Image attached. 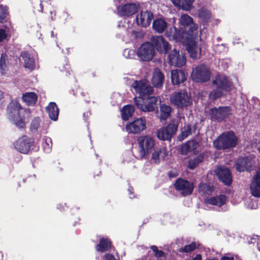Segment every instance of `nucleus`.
<instances>
[{
    "label": "nucleus",
    "instance_id": "1",
    "mask_svg": "<svg viewBox=\"0 0 260 260\" xmlns=\"http://www.w3.org/2000/svg\"><path fill=\"white\" fill-rule=\"evenodd\" d=\"M212 85L215 87L210 93L209 96L213 101L221 98L232 90V80L223 74H217L212 81Z\"/></svg>",
    "mask_w": 260,
    "mask_h": 260
},
{
    "label": "nucleus",
    "instance_id": "2",
    "mask_svg": "<svg viewBox=\"0 0 260 260\" xmlns=\"http://www.w3.org/2000/svg\"><path fill=\"white\" fill-rule=\"evenodd\" d=\"M179 21L185 30L177 29L175 26L169 27L166 31V36L170 40L174 39L175 35H179L182 37L187 36V35H197L198 25L193 22L192 18L190 16L187 14L182 15Z\"/></svg>",
    "mask_w": 260,
    "mask_h": 260
},
{
    "label": "nucleus",
    "instance_id": "3",
    "mask_svg": "<svg viewBox=\"0 0 260 260\" xmlns=\"http://www.w3.org/2000/svg\"><path fill=\"white\" fill-rule=\"evenodd\" d=\"M197 36V35H187L185 37L175 35L172 40L185 45L190 57L196 59L200 57L202 52L201 47H198L196 41Z\"/></svg>",
    "mask_w": 260,
    "mask_h": 260
},
{
    "label": "nucleus",
    "instance_id": "4",
    "mask_svg": "<svg viewBox=\"0 0 260 260\" xmlns=\"http://www.w3.org/2000/svg\"><path fill=\"white\" fill-rule=\"evenodd\" d=\"M238 138L232 131L225 132L220 134L213 141V145L217 150H228L236 147Z\"/></svg>",
    "mask_w": 260,
    "mask_h": 260
},
{
    "label": "nucleus",
    "instance_id": "5",
    "mask_svg": "<svg viewBox=\"0 0 260 260\" xmlns=\"http://www.w3.org/2000/svg\"><path fill=\"white\" fill-rule=\"evenodd\" d=\"M137 141L139 148V156L140 158L143 159L152 151L155 145V141L152 137L149 135H142L138 137Z\"/></svg>",
    "mask_w": 260,
    "mask_h": 260
},
{
    "label": "nucleus",
    "instance_id": "6",
    "mask_svg": "<svg viewBox=\"0 0 260 260\" xmlns=\"http://www.w3.org/2000/svg\"><path fill=\"white\" fill-rule=\"evenodd\" d=\"M132 87L136 94L139 95L137 99H142L145 97L152 95L154 92L153 87L146 79L135 80L132 84Z\"/></svg>",
    "mask_w": 260,
    "mask_h": 260
},
{
    "label": "nucleus",
    "instance_id": "7",
    "mask_svg": "<svg viewBox=\"0 0 260 260\" xmlns=\"http://www.w3.org/2000/svg\"><path fill=\"white\" fill-rule=\"evenodd\" d=\"M135 105L138 109L144 112H150L157 109V98L152 95L140 99L135 97L134 99Z\"/></svg>",
    "mask_w": 260,
    "mask_h": 260
},
{
    "label": "nucleus",
    "instance_id": "8",
    "mask_svg": "<svg viewBox=\"0 0 260 260\" xmlns=\"http://www.w3.org/2000/svg\"><path fill=\"white\" fill-rule=\"evenodd\" d=\"M211 75L209 67L205 64H201L192 70L191 77L197 83H205L210 80Z\"/></svg>",
    "mask_w": 260,
    "mask_h": 260
},
{
    "label": "nucleus",
    "instance_id": "9",
    "mask_svg": "<svg viewBox=\"0 0 260 260\" xmlns=\"http://www.w3.org/2000/svg\"><path fill=\"white\" fill-rule=\"evenodd\" d=\"M170 101L176 108L181 109L192 104L191 98L186 91L174 92L170 97Z\"/></svg>",
    "mask_w": 260,
    "mask_h": 260
},
{
    "label": "nucleus",
    "instance_id": "10",
    "mask_svg": "<svg viewBox=\"0 0 260 260\" xmlns=\"http://www.w3.org/2000/svg\"><path fill=\"white\" fill-rule=\"evenodd\" d=\"M209 114L212 121L220 122L232 115V109L230 106L214 107L209 110Z\"/></svg>",
    "mask_w": 260,
    "mask_h": 260
},
{
    "label": "nucleus",
    "instance_id": "11",
    "mask_svg": "<svg viewBox=\"0 0 260 260\" xmlns=\"http://www.w3.org/2000/svg\"><path fill=\"white\" fill-rule=\"evenodd\" d=\"M34 142V138L23 135L14 142L13 145L15 149L18 152L26 154L29 153Z\"/></svg>",
    "mask_w": 260,
    "mask_h": 260
},
{
    "label": "nucleus",
    "instance_id": "12",
    "mask_svg": "<svg viewBox=\"0 0 260 260\" xmlns=\"http://www.w3.org/2000/svg\"><path fill=\"white\" fill-rule=\"evenodd\" d=\"M137 54L143 61H149L152 59L155 55V49L151 42L143 43L138 49Z\"/></svg>",
    "mask_w": 260,
    "mask_h": 260
},
{
    "label": "nucleus",
    "instance_id": "13",
    "mask_svg": "<svg viewBox=\"0 0 260 260\" xmlns=\"http://www.w3.org/2000/svg\"><path fill=\"white\" fill-rule=\"evenodd\" d=\"M175 189L181 192L182 196L190 195L193 190L194 185L192 182L181 178L176 179L174 183Z\"/></svg>",
    "mask_w": 260,
    "mask_h": 260
},
{
    "label": "nucleus",
    "instance_id": "14",
    "mask_svg": "<svg viewBox=\"0 0 260 260\" xmlns=\"http://www.w3.org/2000/svg\"><path fill=\"white\" fill-rule=\"evenodd\" d=\"M151 44L154 48L160 53L167 54L171 49V46L162 36H152Z\"/></svg>",
    "mask_w": 260,
    "mask_h": 260
},
{
    "label": "nucleus",
    "instance_id": "15",
    "mask_svg": "<svg viewBox=\"0 0 260 260\" xmlns=\"http://www.w3.org/2000/svg\"><path fill=\"white\" fill-rule=\"evenodd\" d=\"M125 128L129 133L139 134L146 128V121L141 118H135L133 121L126 124Z\"/></svg>",
    "mask_w": 260,
    "mask_h": 260
},
{
    "label": "nucleus",
    "instance_id": "16",
    "mask_svg": "<svg viewBox=\"0 0 260 260\" xmlns=\"http://www.w3.org/2000/svg\"><path fill=\"white\" fill-rule=\"evenodd\" d=\"M139 8V4L127 3L118 6L117 11L120 16L129 17L135 14L138 12Z\"/></svg>",
    "mask_w": 260,
    "mask_h": 260
},
{
    "label": "nucleus",
    "instance_id": "17",
    "mask_svg": "<svg viewBox=\"0 0 260 260\" xmlns=\"http://www.w3.org/2000/svg\"><path fill=\"white\" fill-rule=\"evenodd\" d=\"M178 125L170 123L166 127H161L157 132V137L161 140H170L177 130Z\"/></svg>",
    "mask_w": 260,
    "mask_h": 260
},
{
    "label": "nucleus",
    "instance_id": "18",
    "mask_svg": "<svg viewBox=\"0 0 260 260\" xmlns=\"http://www.w3.org/2000/svg\"><path fill=\"white\" fill-rule=\"evenodd\" d=\"M215 173L219 180L224 185L229 186L232 184V176L229 169L224 166L219 167L215 170Z\"/></svg>",
    "mask_w": 260,
    "mask_h": 260
},
{
    "label": "nucleus",
    "instance_id": "19",
    "mask_svg": "<svg viewBox=\"0 0 260 260\" xmlns=\"http://www.w3.org/2000/svg\"><path fill=\"white\" fill-rule=\"evenodd\" d=\"M153 17V14L151 11H141L136 17V23L138 26L146 27L150 24Z\"/></svg>",
    "mask_w": 260,
    "mask_h": 260
},
{
    "label": "nucleus",
    "instance_id": "20",
    "mask_svg": "<svg viewBox=\"0 0 260 260\" xmlns=\"http://www.w3.org/2000/svg\"><path fill=\"white\" fill-rule=\"evenodd\" d=\"M168 61L171 66L181 67L185 64L186 58L184 55H180L179 51L174 49L168 55Z\"/></svg>",
    "mask_w": 260,
    "mask_h": 260
},
{
    "label": "nucleus",
    "instance_id": "21",
    "mask_svg": "<svg viewBox=\"0 0 260 260\" xmlns=\"http://www.w3.org/2000/svg\"><path fill=\"white\" fill-rule=\"evenodd\" d=\"M250 188L251 194L256 198L260 197V168L253 177L250 184Z\"/></svg>",
    "mask_w": 260,
    "mask_h": 260
},
{
    "label": "nucleus",
    "instance_id": "22",
    "mask_svg": "<svg viewBox=\"0 0 260 260\" xmlns=\"http://www.w3.org/2000/svg\"><path fill=\"white\" fill-rule=\"evenodd\" d=\"M165 81V75L158 68L154 69L151 79V83L154 87L161 88L162 87Z\"/></svg>",
    "mask_w": 260,
    "mask_h": 260
},
{
    "label": "nucleus",
    "instance_id": "23",
    "mask_svg": "<svg viewBox=\"0 0 260 260\" xmlns=\"http://www.w3.org/2000/svg\"><path fill=\"white\" fill-rule=\"evenodd\" d=\"M22 109V106L17 100H12L7 107L9 116L13 119L19 116L20 110Z\"/></svg>",
    "mask_w": 260,
    "mask_h": 260
},
{
    "label": "nucleus",
    "instance_id": "24",
    "mask_svg": "<svg viewBox=\"0 0 260 260\" xmlns=\"http://www.w3.org/2000/svg\"><path fill=\"white\" fill-rule=\"evenodd\" d=\"M171 81L174 85H179L183 83L186 79L184 71L181 70H174L171 71Z\"/></svg>",
    "mask_w": 260,
    "mask_h": 260
},
{
    "label": "nucleus",
    "instance_id": "25",
    "mask_svg": "<svg viewBox=\"0 0 260 260\" xmlns=\"http://www.w3.org/2000/svg\"><path fill=\"white\" fill-rule=\"evenodd\" d=\"M20 56L24 60V67L28 69L30 71L35 69V59L27 51H23L20 54Z\"/></svg>",
    "mask_w": 260,
    "mask_h": 260
},
{
    "label": "nucleus",
    "instance_id": "26",
    "mask_svg": "<svg viewBox=\"0 0 260 260\" xmlns=\"http://www.w3.org/2000/svg\"><path fill=\"white\" fill-rule=\"evenodd\" d=\"M236 170L240 172L245 170H250L251 168V162L247 157H241L235 163Z\"/></svg>",
    "mask_w": 260,
    "mask_h": 260
},
{
    "label": "nucleus",
    "instance_id": "27",
    "mask_svg": "<svg viewBox=\"0 0 260 260\" xmlns=\"http://www.w3.org/2000/svg\"><path fill=\"white\" fill-rule=\"evenodd\" d=\"M226 201V197L224 194H220L216 197L207 198L205 202L206 204L221 207L224 205Z\"/></svg>",
    "mask_w": 260,
    "mask_h": 260
},
{
    "label": "nucleus",
    "instance_id": "28",
    "mask_svg": "<svg viewBox=\"0 0 260 260\" xmlns=\"http://www.w3.org/2000/svg\"><path fill=\"white\" fill-rule=\"evenodd\" d=\"M112 241L106 237H102L99 241V244L95 246L96 250L98 252H104L108 251L111 247Z\"/></svg>",
    "mask_w": 260,
    "mask_h": 260
},
{
    "label": "nucleus",
    "instance_id": "29",
    "mask_svg": "<svg viewBox=\"0 0 260 260\" xmlns=\"http://www.w3.org/2000/svg\"><path fill=\"white\" fill-rule=\"evenodd\" d=\"M152 28L156 32L162 33L169 28H167V23L164 20L161 18H157L153 20Z\"/></svg>",
    "mask_w": 260,
    "mask_h": 260
},
{
    "label": "nucleus",
    "instance_id": "30",
    "mask_svg": "<svg viewBox=\"0 0 260 260\" xmlns=\"http://www.w3.org/2000/svg\"><path fill=\"white\" fill-rule=\"evenodd\" d=\"M198 146V143L195 140L188 141L181 146V153L182 154H187L188 152L194 151Z\"/></svg>",
    "mask_w": 260,
    "mask_h": 260
},
{
    "label": "nucleus",
    "instance_id": "31",
    "mask_svg": "<svg viewBox=\"0 0 260 260\" xmlns=\"http://www.w3.org/2000/svg\"><path fill=\"white\" fill-rule=\"evenodd\" d=\"M22 100L27 106H34L38 101V95L34 92H27L23 94Z\"/></svg>",
    "mask_w": 260,
    "mask_h": 260
},
{
    "label": "nucleus",
    "instance_id": "32",
    "mask_svg": "<svg viewBox=\"0 0 260 260\" xmlns=\"http://www.w3.org/2000/svg\"><path fill=\"white\" fill-rule=\"evenodd\" d=\"M46 111L51 120L56 121L58 119L59 109L55 103H50L46 107Z\"/></svg>",
    "mask_w": 260,
    "mask_h": 260
},
{
    "label": "nucleus",
    "instance_id": "33",
    "mask_svg": "<svg viewBox=\"0 0 260 260\" xmlns=\"http://www.w3.org/2000/svg\"><path fill=\"white\" fill-rule=\"evenodd\" d=\"M172 108L170 106L166 104L161 105L160 106V115L159 116V119L165 120L168 118L171 115Z\"/></svg>",
    "mask_w": 260,
    "mask_h": 260
},
{
    "label": "nucleus",
    "instance_id": "34",
    "mask_svg": "<svg viewBox=\"0 0 260 260\" xmlns=\"http://www.w3.org/2000/svg\"><path fill=\"white\" fill-rule=\"evenodd\" d=\"M135 110V107L131 105L124 106L121 110L122 117L124 120H127L132 117Z\"/></svg>",
    "mask_w": 260,
    "mask_h": 260
},
{
    "label": "nucleus",
    "instance_id": "35",
    "mask_svg": "<svg viewBox=\"0 0 260 260\" xmlns=\"http://www.w3.org/2000/svg\"><path fill=\"white\" fill-rule=\"evenodd\" d=\"M173 4L180 8L184 10L189 9L192 6V0H171Z\"/></svg>",
    "mask_w": 260,
    "mask_h": 260
},
{
    "label": "nucleus",
    "instance_id": "36",
    "mask_svg": "<svg viewBox=\"0 0 260 260\" xmlns=\"http://www.w3.org/2000/svg\"><path fill=\"white\" fill-rule=\"evenodd\" d=\"M200 244L199 242H192L190 244L185 245L179 249L178 251L181 253H189L196 249L199 248Z\"/></svg>",
    "mask_w": 260,
    "mask_h": 260
},
{
    "label": "nucleus",
    "instance_id": "37",
    "mask_svg": "<svg viewBox=\"0 0 260 260\" xmlns=\"http://www.w3.org/2000/svg\"><path fill=\"white\" fill-rule=\"evenodd\" d=\"M161 153H162L164 154V156H166L168 154L166 149L164 148H159V149L154 150V151L152 153L151 158V160L152 162L155 164H159V154Z\"/></svg>",
    "mask_w": 260,
    "mask_h": 260
},
{
    "label": "nucleus",
    "instance_id": "38",
    "mask_svg": "<svg viewBox=\"0 0 260 260\" xmlns=\"http://www.w3.org/2000/svg\"><path fill=\"white\" fill-rule=\"evenodd\" d=\"M8 56L6 53H2L0 58V71L2 75L6 73L8 70Z\"/></svg>",
    "mask_w": 260,
    "mask_h": 260
},
{
    "label": "nucleus",
    "instance_id": "39",
    "mask_svg": "<svg viewBox=\"0 0 260 260\" xmlns=\"http://www.w3.org/2000/svg\"><path fill=\"white\" fill-rule=\"evenodd\" d=\"M199 190L205 194H209L213 192L214 188L208 183L201 182L199 185Z\"/></svg>",
    "mask_w": 260,
    "mask_h": 260
},
{
    "label": "nucleus",
    "instance_id": "40",
    "mask_svg": "<svg viewBox=\"0 0 260 260\" xmlns=\"http://www.w3.org/2000/svg\"><path fill=\"white\" fill-rule=\"evenodd\" d=\"M204 159V156L202 154L199 155L193 159H190L188 161V167L191 169H194Z\"/></svg>",
    "mask_w": 260,
    "mask_h": 260
},
{
    "label": "nucleus",
    "instance_id": "41",
    "mask_svg": "<svg viewBox=\"0 0 260 260\" xmlns=\"http://www.w3.org/2000/svg\"><path fill=\"white\" fill-rule=\"evenodd\" d=\"M52 146V140L50 138L45 137L43 139L42 147L45 152L51 151Z\"/></svg>",
    "mask_w": 260,
    "mask_h": 260
},
{
    "label": "nucleus",
    "instance_id": "42",
    "mask_svg": "<svg viewBox=\"0 0 260 260\" xmlns=\"http://www.w3.org/2000/svg\"><path fill=\"white\" fill-rule=\"evenodd\" d=\"M199 16L204 20L207 21L211 17V13L205 9H201L199 12Z\"/></svg>",
    "mask_w": 260,
    "mask_h": 260
},
{
    "label": "nucleus",
    "instance_id": "43",
    "mask_svg": "<svg viewBox=\"0 0 260 260\" xmlns=\"http://www.w3.org/2000/svg\"><path fill=\"white\" fill-rule=\"evenodd\" d=\"M150 249L154 252L155 256L157 258L163 257L165 255V252L162 250H158L156 246H151Z\"/></svg>",
    "mask_w": 260,
    "mask_h": 260
},
{
    "label": "nucleus",
    "instance_id": "44",
    "mask_svg": "<svg viewBox=\"0 0 260 260\" xmlns=\"http://www.w3.org/2000/svg\"><path fill=\"white\" fill-rule=\"evenodd\" d=\"M40 125V119L39 118H34L30 124V128L32 132H36Z\"/></svg>",
    "mask_w": 260,
    "mask_h": 260
},
{
    "label": "nucleus",
    "instance_id": "45",
    "mask_svg": "<svg viewBox=\"0 0 260 260\" xmlns=\"http://www.w3.org/2000/svg\"><path fill=\"white\" fill-rule=\"evenodd\" d=\"M7 10L2 6H0V22L6 17Z\"/></svg>",
    "mask_w": 260,
    "mask_h": 260
},
{
    "label": "nucleus",
    "instance_id": "46",
    "mask_svg": "<svg viewBox=\"0 0 260 260\" xmlns=\"http://www.w3.org/2000/svg\"><path fill=\"white\" fill-rule=\"evenodd\" d=\"M191 133V127L190 125L186 126V129L182 132V135L183 137L186 138Z\"/></svg>",
    "mask_w": 260,
    "mask_h": 260
},
{
    "label": "nucleus",
    "instance_id": "47",
    "mask_svg": "<svg viewBox=\"0 0 260 260\" xmlns=\"http://www.w3.org/2000/svg\"><path fill=\"white\" fill-rule=\"evenodd\" d=\"M8 37V34L6 33V30L4 29H0V42L7 39Z\"/></svg>",
    "mask_w": 260,
    "mask_h": 260
},
{
    "label": "nucleus",
    "instance_id": "48",
    "mask_svg": "<svg viewBox=\"0 0 260 260\" xmlns=\"http://www.w3.org/2000/svg\"><path fill=\"white\" fill-rule=\"evenodd\" d=\"M15 124L17 126L20 128H24L25 126V123L23 119H19L16 121Z\"/></svg>",
    "mask_w": 260,
    "mask_h": 260
},
{
    "label": "nucleus",
    "instance_id": "49",
    "mask_svg": "<svg viewBox=\"0 0 260 260\" xmlns=\"http://www.w3.org/2000/svg\"><path fill=\"white\" fill-rule=\"evenodd\" d=\"M104 260H118L111 253H106L104 256Z\"/></svg>",
    "mask_w": 260,
    "mask_h": 260
},
{
    "label": "nucleus",
    "instance_id": "50",
    "mask_svg": "<svg viewBox=\"0 0 260 260\" xmlns=\"http://www.w3.org/2000/svg\"><path fill=\"white\" fill-rule=\"evenodd\" d=\"M81 94L82 95L83 98V101L86 103H89L90 101V98L88 95V93L87 92H81Z\"/></svg>",
    "mask_w": 260,
    "mask_h": 260
},
{
    "label": "nucleus",
    "instance_id": "51",
    "mask_svg": "<svg viewBox=\"0 0 260 260\" xmlns=\"http://www.w3.org/2000/svg\"><path fill=\"white\" fill-rule=\"evenodd\" d=\"M168 175L169 177L170 178H175L178 176V173H176V172L171 170L168 172Z\"/></svg>",
    "mask_w": 260,
    "mask_h": 260
},
{
    "label": "nucleus",
    "instance_id": "52",
    "mask_svg": "<svg viewBox=\"0 0 260 260\" xmlns=\"http://www.w3.org/2000/svg\"><path fill=\"white\" fill-rule=\"evenodd\" d=\"M50 15L51 19L54 20L56 16V12L54 9L50 11Z\"/></svg>",
    "mask_w": 260,
    "mask_h": 260
},
{
    "label": "nucleus",
    "instance_id": "53",
    "mask_svg": "<svg viewBox=\"0 0 260 260\" xmlns=\"http://www.w3.org/2000/svg\"><path fill=\"white\" fill-rule=\"evenodd\" d=\"M233 256H229L228 254L221 257L220 260H234Z\"/></svg>",
    "mask_w": 260,
    "mask_h": 260
},
{
    "label": "nucleus",
    "instance_id": "54",
    "mask_svg": "<svg viewBox=\"0 0 260 260\" xmlns=\"http://www.w3.org/2000/svg\"><path fill=\"white\" fill-rule=\"evenodd\" d=\"M190 260H202V255L200 254H198Z\"/></svg>",
    "mask_w": 260,
    "mask_h": 260
},
{
    "label": "nucleus",
    "instance_id": "55",
    "mask_svg": "<svg viewBox=\"0 0 260 260\" xmlns=\"http://www.w3.org/2000/svg\"><path fill=\"white\" fill-rule=\"evenodd\" d=\"M64 70L67 73H70V72L71 70V68H70V65L67 63L66 66L65 67Z\"/></svg>",
    "mask_w": 260,
    "mask_h": 260
},
{
    "label": "nucleus",
    "instance_id": "56",
    "mask_svg": "<svg viewBox=\"0 0 260 260\" xmlns=\"http://www.w3.org/2000/svg\"><path fill=\"white\" fill-rule=\"evenodd\" d=\"M51 36L52 38H56L57 37V34L54 33L53 31H51Z\"/></svg>",
    "mask_w": 260,
    "mask_h": 260
},
{
    "label": "nucleus",
    "instance_id": "57",
    "mask_svg": "<svg viewBox=\"0 0 260 260\" xmlns=\"http://www.w3.org/2000/svg\"><path fill=\"white\" fill-rule=\"evenodd\" d=\"M42 3H43V1L41 0L40 5L41 9V12H43V7Z\"/></svg>",
    "mask_w": 260,
    "mask_h": 260
},
{
    "label": "nucleus",
    "instance_id": "58",
    "mask_svg": "<svg viewBox=\"0 0 260 260\" xmlns=\"http://www.w3.org/2000/svg\"><path fill=\"white\" fill-rule=\"evenodd\" d=\"M4 98L3 92L0 90V101Z\"/></svg>",
    "mask_w": 260,
    "mask_h": 260
},
{
    "label": "nucleus",
    "instance_id": "59",
    "mask_svg": "<svg viewBox=\"0 0 260 260\" xmlns=\"http://www.w3.org/2000/svg\"><path fill=\"white\" fill-rule=\"evenodd\" d=\"M208 260H217V258H211V259H208Z\"/></svg>",
    "mask_w": 260,
    "mask_h": 260
},
{
    "label": "nucleus",
    "instance_id": "60",
    "mask_svg": "<svg viewBox=\"0 0 260 260\" xmlns=\"http://www.w3.org/2000/svg\"><path fill=\"white\" fill-rule=\"evenodd\" d=\"M258 151H259V153H260V147H258Z\"/></svg>",
    "mask_w": 260,
    "mask_h": 260
},
{
    "label": "nucleus",
    "instance_id": "61",
    "mask_svg": "<svg viewBox=\"0 0 260 260\" xmlns=\"http://www.w3.org/2000/svg\"><path fill=\"white\" fill-rule=\"evenodd\" d=\"M85 113H83V116H85Z\"/></svg>",
    "mask_w": 260,
    "mask_h": 260
},
{
    "label": "nucleus",
    "instance_id": "62",
    "mask_svg": "<svg viewBox=\"0 0 260 260\" xmlns=\"http://www.w3.org/2000/svg\"><path fill=\"white\" fill-rule=\"evenodd\" d=\"M88 114V112H87L86 114ZM89 114H90V112H89Z\"/></svg>",
    "mask_w": 260,
    "mask_h": 260
},
{
    "label": "nucleus",
    "instance_id": "63",
    "mask_svg": "<svg viewBox=\"0 0 260 260\" xmlns=\"http://www.w3.org/2000/svg\"><path fill=\"white\" fill-rule=\"evenodd\" d=\"M258 248H259V250H260V247Z\"/></svg>",
    "mask_w": 260,
    "mask_h": 260
}]
</instances>
